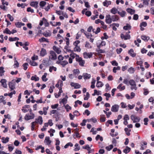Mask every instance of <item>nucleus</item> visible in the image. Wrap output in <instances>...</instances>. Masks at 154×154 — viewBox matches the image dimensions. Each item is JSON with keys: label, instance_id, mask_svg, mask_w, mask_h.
<instances>
[{"label": "nucleus", "instance_id": "nucleus-27", "mask_svg": "<svg viewBox=\"0 0 154 154\" xmlns=\"http://www.w3.org/2000/svg\"><path fill=\"white\" fill-rule=\"evenodd\" d=\"M126 11L128 13H129L131 14H133L135 13V10L130 8L127 9Z\"/></svg>", "mask_w": 154, "mask_h": 154}, {"label": "nucleus", "instance_id": "nucleus-14", "mask_svg": "<svg viewBox=\"0 0 154 154\" xmlns=\"http://www.w3.org/2000/svg\"><path fill=\"white\" fill-rule=\"evenodd\" d=\"M35 122H36V124L38 123L40 125H42V124L43 120L42 117L41 116H39L38 119H35Z\"/></svg>", "mask_w": 154, "mask_h": 154}, {"label": "nucleus", "instance_id": "nucleus-33", "mask_svg": "<svg viewBox=\"0 0 154 154\" xmlns=\"http://www.w3.org/2000/svg\"><path fill=\"white\" fill-rule=\"evenodd\" d=\"M47 75V73H44V74L42 77V80L43 81L46 82L47 81L48 79L46 78V76Z\"/></svg>", "mask_w": 154, "mask_h": 154}, {"label": "nucleus", "instance_id": "nucleus-50", "mask_svg": "<svg viewBox=\"0 0 154 154\" xmlns=\"http://www.w3.org/2000/svg\"><path fill=\"white\" fill-rule=\"evenodd\" d=\"M46 4V2L44 1H41L39 3V5L42 8H43V7Z\"/></svg>", "mask_w": 154, "mask_h": 154}, {"label": "nucleus", "instance_id": "nucleus-51", "mask_svg": "<svg viewBox=\"0 0 154 154\" xmlns=\"http://www.w3.org/2000/svg\"><path fill=\"white\" fill-rule=\"evenodd\" d=\"M124 130L127 135L128 136H130V132L131 131V130H129L128 128H125Z\"/></svg>", "mask_w": 154, "mask_h": 154}, {"label": "nucleus", "instance_id": "nucleus-58", "mask_svg": "<svg viewBox=\"0 0 154 154\" xmlns=\"http://www.w3.org/2000/svg\"><path fill=\"white\" fill-rule=\"evenodd\" d=\"M73 146V145L72 143L71 142H69L68 143H67L65 146H64V148H67L69 146H70L71 147L72 146Z\"/></svg>", "mask_w": 154, "mask_h": 154}, {"label": "nucleus", "instance_id": "nucleus-9", "mask_svg": "<svg viewBox=\"0 0 154 154\" xmlns=\"http://www.w3.org/2000/svg\"><path fill=\"white\" fill-rule=\"evenodd\" d=\"M121 38L122 39L126 40L130 39L131 38V36L129 34H127L126 35H124V34L122 33L121 34Z\"/></svg>", "mask_w": 154, "mask_h": 154}, {"label": "nucleus", "instance_id": "nucleus-25", "mask_svg": "<svg viewBox=\"0 0 154 154\" xmlns=\"http://www.w3.org/2000/svg\"><path fill=\"white\" fill-rule=\"evenodd\" d=\"M83 76L84 79H90L91 76L90 74H88L86 73H85L83 74Z\"/></svg>", "mask_w": 154, "mask_h": 154}, {"label": "nucleus", "instance_id": "nucleus-63", "mask_svg": "<svg viewBox=\"0 0 154 154\" xmlns=\"http://www.w3.org/2000/svg\"><path fill=\"white\" fill-rule=\"evenodd\" d=\"M82 148L83 149H86L87 150H90L91 149V148L88 145H86L85 146H84L82 147Z\"/></svg>", "mask_w": 154, "mask_h": 154}, {"label": "nucleus", "instance_id": "nucleus-8", "mask_svg": "<svg viewBox=\"0 0 154 154\" xmlns=\"http://www.w3.org/2000/svg\"><path fill=\"white\" fill-rule=\"evenodd\" d=\"M119 106L117 104L113 105L111 109V111L113 112H117L119 110Z\"/></svg>", "mask_w": 154, "mask_h": 154}, {"label": "nucleus", "instance_id": "nucleus-59", "mask_svg": "<svg viewBox=\"0 0 154 154\" xmlns=\"http://www.w3.org/2000/svg\"><path fill=\"white\" fill-rule=\"evenodd\" d=\"M106 91L108 92V91L110 89V87H109V84L107 83L106 84Z\"/></svg>", "mask_w": 154, "mask_h": 154}, {"label": "nucleus", "instance_id": "nucleus-28", "mask_svg": "<svg viewBox=\"0 0 154 154\" xmlns=\"http://www.w3.org/2000/svg\"><path fill=\"white\" fill-rule=\"evenodd\" d=\"M92 31L93 32L95 33V34H97L100 32V29L99 27H97L96 30L95 29L93 28Z\"/></svg>", "mask_w": 154, "mask_h": 154}, {"label": "nucleus", "instance_id": "nucleus-53", "mask_svg": "<svg viewBox=\"0 0 154 154\" xmlns=\"http://www.w3.org/2000/svg\"><path fill=\"white\" fill-rule=\"evenodd\" d=\"M113 147V146L112 145H110L109 146H106V149L107 151H110L112 149Z\"/></svg>", "mask_w": 154, "mask_h": 154}, {"label": "nucleus", "instance_id": "nucleus-13", "mask_svg": "<svg viewBox=\"0 0 154 154\" xmlns=\"http://www.w3.org/2000/svg\"><path fill=\"white\" fill-rule=\"evenodd\" d=\"M38 3L37 1H33L31 2L30 3V5L32 7H34L36 9L37 8L38 6Z\"/></svg>", "mask_w": 154, "mask_h": 154}, {"label": "nucleus", "instance_id": "nucleus-56", "mask_svg": "<svg viewBox=\"0 0 154 154\" xmlns=\"http://www.w3.org/2000/svg\"><path fill=\"white\" fill-rule=\"evenodd\" d=\"M58 113V112L57 110L54 109L50 111V115H51L52 114H57Z\"/></svg>", "mask_w": 154, "mask_h": 154}, {"label": "nucleus", "instance_id": "nucleus-16", "mask_svg": "<svg viewBox=\"0 0 154 154\" xmlns=\"http://www.w3.org/2000/svg\"><path fill=\"white\" fill-rule=\"evenodd\" d=\"M112 21H116L119 20V18L118 15H114L111 16Z\"/></svg>", "mask_w": 154, "mask_h": 154}, {"label": "nucleus", "instance_id": "nucleus-41", "mask_svg": "<svg viewBox=\"0 0 154 154\" xmlns=\"http://www.w3.org/2000/svg\"><path fill=\"white\" fill-rule=\"evenodd\" d=\"M4 68L3 67H0V76H2L4 75L5 71L4 70Z\"/></svg>", "mask_w": 154, "mask_h": 154}, {"label": "nucleus", "instance_id": "nucleus-15", "mask_svg": "<svg viewBox=\"0 0 154 154\" xmlns=\"http://www.w3.org/2000/svg\"><path fill=\"white\" fill-rule=\"evenodd\" d=\"M44 142L46 145H49L51 144V141L50 140L49 137H45Z\"/></svg>", "mask_w": 154, "mask_h": 154}, {"label": "nucleus", "instance_id": "nucleus-20", "mask_svg": "<svg viewBox=\"0 0 154 154\" xmlns=\"http://www.w3.org/2000/svg\"><path fill=\"white\" fill-rule=\"evenodd\" d=\"M46 54V51L45 49L44 48L42 49L40 51V55L41 56L43 57Z\"/></svg>", "mask_w": 154, "mask_h": 154}, {"label": "nucleus", "instance_id": "nucleus-46", "mask_svg": "<svg viewBox=\"0 0 154 154\" xmlns=\"http://www.w3.org/2000/svg\"><path fill=\"white\" fill-rule=\"evenodd\" d=\"M100 48H98L96 49V51L98 53H104L105 52L104 50L100 49Z\"/></svg>", "mask_w": 154, "mask_h": 154}, {"label": "nucleus", "instance_id": "nucleus-1", "mask_svg": "<svg viewBox=\"0 0 154 154\" xmlns=\"http://www.w3.org/2000/svg\"><path fill=\"white\" fill-rule=\"evenodd\" d=\"M15 82L14 80H12L11 81L9 82L8 85L10 89V91H12L15 89Z\"/></svg>", "mask_w": 154, "mask_h": 154}, {"label": "nucleus", "instance_id": "nucleus-6", "mask_svg": "<svg viewBox=\"0 0 154 154\" xmlns=\"http://www.w3.org/2000/svg\"><path fill=\"white\" fill-rule=\"evenodd\" d=\"M50 55L49 56L50 60H54L57 59V55L55 52L52 51H51L50 52Z\"/></svg>", "mask_w": 154, "mask_h": 154}, {"label": "nucleus", "instance_id": "nucleus-57", "mask_svg": "<svg viewBox=\"0 0 154 154\" xmlns=\"http://www.w3.org/2000/svg\"><path fill=\"white\" fill-rule=\"evenodd\" d=\"M17 6L18 7H21L22 8H25V4L22 3L21 4H20V3H18L17 4Z\"/></svg>", "mask_w": 154, "mask_h": 154}, {"label": "nucleus", "instance_id": "nucleus-45", "mask_svg": "<svg viewBox=\"0 0 154 154\" xmlns=\"http://www.w3.org/2000/svg\"><path fill=\"white\" fill-rule=\"evenodd\" d=\"M103 83L100 82H97V84H96V87L99 88V87H101L103 86Z\"/></svg>", "mask_w": 154, "mask_h": 154}, {"label": "nucleus", "instance_id": "nucleus-7", "mask_svg": "<svg viewBox=\"0 0 154 154\" xmlns=\"http://www.w3.org/2000/svg\"><path fill=\"white\" fill-rule=\"evenodd\" d=\"M105 22L108 24L111 23L112 22L111 17L109 14H107L105 17Z\"/></svg>", "mask_w": 154, "mask_h": 154}, {"label": "nucleus", "instance_id": "nucleus-17", "mask_svg": "<svg viewBox=\"0 0 154 154\" xmlns=\"http://www.w3.org/2000/svg\"><path fill=\"white\" fill-rule=\"evenodd\" d=\"M123 84L120 83L117 87V88L120 91L123 90L125 89V86L124 85L122 86Z\"/></svg>", "mask_w": 154, "mask_h": 154}, {"label": "nucleus", "instance_id": "nucleus-47", "mask_svg": "<svg viewBox=\"0 0 154 154\" xmlns=\"http://www.w3.org/2000/svg\"><path fill=\"white\" fill-rule=\"evenodd\" d=\"M49 108L48 106L46 107H44L43 108V112H44V114L45 115H46L47 114V111Z\"/></svg>", "mask_w": 154, "mask_h": 154}, {"label": "nucleus", "instance_id": "nucleus-5", "mask_svg": "<svg viewBox=\"0 0 154 154\" xmlns=\"http://www.w3.org/2000/svg\"><path fill=\"white\" fill-rule=\"evenodd\" d=\"M35 115L33 113H27L25 116L24 119L28 121L33 119Z\"/></svg>", "mask_w": 154, "mask_h": 154}, {"label": "nucleus", "instance_id": "nucleus-11", "mask_svg": "<svg viewBox=\"0 0 154 154\" xmlns=\"http://www.w3.org/2000/svg\"><path fill=\"white\" fill-rule=\"evenodd\" d=\"M0 82L1 83L3 87L6 88L7 86L6 83L7 80L5 79H2L0 81Z\"/></svg>", "mask_w": 154, "mask_h": 154}, {"label": "nucleus", "instance_id": "nucleus-19", "mask_svg": "<svg viewBox=\"0 0 154 154\" xmlns=\"http://www.w3.org/2000/svg\"><path fill=\"white\" fill-rule=\"evenodd\" d=\"M80 73V71L78 69H74L73 70V75L76 77Z\"/></svg>", "mask_w": 154, "mask_h": 154}, {"label": "nucleus", "instance_id": "nucleus-38", "mask_svg": "<svg viewBox=\"0 0 154 154\" xmlns=\"http://www.w3.org/2000/svg\"><path fill=\"white\" fill-rule=\"evenodd\" d=\"M19 40V38L17 37H15L14 38L10 37L9 38V40L10 42H13L14 41H15L16 40L18 41Z\"/></svg>", "mask_w": 154, "mask_h": 154}, {"label": "nucleus", "instance_id": "nucleus-62", "mask_svg": "<svg viewBox=\"0 0 154 154\" xmlns=\"http://www.w3.org/2000/svg\"><path fill=\"white\" fill-rule=\"evenodd\" d=\"M28 65V64L26 63H24L23 65V66L24 70H26L28 68L27 66Z\"/></svg>", "mask_w": 154, "mask_h": 154}, {"label": "nucleus", "instance_id": "nucleus-42", "mask_svg": "<svg viewBox=\"0 0 154 154\" xmlns=\"http://www.w3.org/2000/svg\"><path fill=\"white\" fill-rule=\"evenodd\" d=\"M101 25H102L101 28L103 29H106L107 28V26L105 25L103 21H102L101 23Z\"/></svg>", "mask_w": 154, "mask_h": 154}, {"label": "nucleus", "instance_id": "nucleus-26", "mask_svg": "<svg viewBox=\"0 0 154 154\" xmlns=\"http://www.w3.org/2000/svg\"><path fill=\"white\" fill-rule=\"evenodd\" d=\"M39 41L40 42H46L48 43L49 42L48 39L44 37H42L39 39Z\"/></svg>", "mask_w": 154, "mask_h": 154}, {"label": "nucleus", "instance_id": "nucleus-48", "mask_svg": "<svg viewBox=\"0 0 154 154\" xmlns=\"http://www.w3.org/2000/svg\"><path fill=\"white\" fill-rule=\"evenodd\" d=\"M120 69V67L119 66H118L117 67H114L113 69V72L115 73H116V70H119Z\"/></svg>", "mask_w": 154, "mask_h": 154}, {"label": "nucleus", "instance_id": "nucleus-22", "mask_svg": "<svg viewBox=\"0 0 154 154\" xmlns=\"http://www.w3.org/2000/svg\"><path fill=\"white\" fill-rule=\"evenodd\" d=\"M9 138L7 137L6 138L5 137H2V142L4 143H8L9 141Z\"/></svg>", "mask_w": 154, "mask_h": 154}, {"label": "nucleus", "instance_id": "nucleus-35", "mask_svg": "<svg viewBox=\"0 0 154 154\" xmlns=\"http://www.w3.org/2000/svg\"><path fill=\"white\" fill-rule=\"evenodd\" d=\"M31 80L35 81H37L39 80V78L36 75H35L34 76H32L31 77Z\"/></svg>", "mask_w": 154, "mask_h": 154}, {"label": "nucleus", "instance_id": "nucleus-60", "mask_svg": "<svg viewBox=\"0 0 154 154\" xmlns=\"http://www.w3.org/2000/svg\"><path fill=\"white\" fill-rule=\"evenodd\" d=\"M33 122L31 123V129L32 131H33L34 129V128L35 127V125L36 124L35 122Z\"/></svg>", "mask_w": 154, "mask_h": 154}, {"label": "nucleus", "instance_id": "nucleus-23", "mask_svg": "<svg viewBox=\"0 0 154 154\" xmlns=\"http://www.w3.org/2000/svg\"><path fill=\"white\" fill-rule=\"evenodd\" d=\"M111 2L110 1L105 0L103 2V5L104 6L107 7L109 5L111 4Z\"/></svg>", "mask_w": 154, "mask_h": 154}, {"label": "nucleus", "instance_id": "nucleus-18", "mask_svg": "<svg viewBox=\"0 0 154 154\" xmlns=\"http://www.w3.org/2000/svg\"><path fill=\"white\" fill-rule=\"evenodd\" d=\"M128 53L132 57H135L136 56V54L134 53V50L132 49L129 51Z\"/></svg>", "mask_w": 154, "mask_h": 154}, {"label": "nucleus", "instance_id": "nucleus-3", "mask_svg": "<svg viewBox=\"0 0 154 154\" xmlns=\"http://www.w3.org/2000/svg\"><path fill=\"white\" fill-rule=\"evenodd\" d=\"M106 42L102 40H98L96 43V45L98 48H101V47L105 46Z\"/></svg>", "mask_w": 154, "mask_h": 154}, {"label": "nucleus", "instance_id": "nucleus-44", "mask_svg": "<svg viewBox=\"0 0 154 154\" xmlns=\"http://www.w3.org/2000/svg\"><path fill=\"white\" fill-rule=\"evenodd\" d=\"M81 50L80 47L78 46H75V47L74 48V50L75 51L80 52Z\"/></svg>", "mask_w": 154, "mask_h": 154}, {"label": "nucleus", "instance_id": "nucleus-21", "mask_svg": "<svg viewBox=\"0 0 154 154\" xmlns=\"http://www.w3.org/2000/svg\"><path fill=\"white\" fill-rule=\"evenodd\" d=\"M53 48L54 50L58 54H60L61 52V51L60 50V49L56 46H54L53 47Z\"/></svg>", "mask_w": 154, "mask_h": 154}, {"label": "nucleus", "instance_id": "nucleus-43", "mask_svg": "<svg viewBox=\"0 0 154 154\" xmlns=\"http://www.w3.org/2000/svg\"><path fill=\"white\" fill-rule=\"evenodd\" d=\"M56 70L57 68L54 66H50L49 67V71L51 72H52L53 70L56 71Z\"/></svg>", "mask_w": 154, "mask_h": 154}, {"label": "nucleus", "instance_id": "nucleus-24", "mask_svg": "<svg viewBox=\"0 0 154 154\" xmlns=\"http://www.w3.org/2000/svg\"><path fill=\"white\" fill-rule=\"evenodd\" d=\"M110 12L112 14H115L117 13H118V12L119 11L116 8H113L111 9Z\"/></svg>", "mask_w": 154, "mask_h": 154}, {"label": "nucleus", "instance_id": "nucleus-54", "mask_svg": "<svg viewBox=\"0 0 154 154\" xmlns=\"http://www.w3.org/2000/svg\"><path fill=\"white\" fill-rule=\"evenodd\" d=\"M104 95L106 97V100H108L109 98L111 97V95L109 93H105Z\"/></svg>", "mask_w": 154, "mask_h": 154}, {"label": "nucleus", "instance_id": "nucleus-49", "mask_svg": "<svg viewBox=\"0 0 154 154\" xmlns=\"http://www.w3.org/2000/svg\"><path fill=\"white\" fill-rule=\"evenodd\" d=\"M70 56L71 57H72V59H74L75 57V60H76V58H77V56H79L76 54L72 53L70 54Z\"/></svg>", "mask_w": 154, "mask_h": 154}, {"label": "nucleus", "instance_id": "nucleus-4", "mask_svg": "<svg viewBox=\"0 0 154 154\" xmlns=\"http://www.w3.org/2000/svg\"><path fill=\"white\" fill-rule=\"evenodd\" d=\"M76 61L78 62L79 65L81 66H84L85 63V61L83 60L82 58L79 56H77L76 58Z\"/></svg>", "mask_w": 154, "mask_h": 154}, {"label": "nucleus", "instance_id": "nucleus-55", "mask_svg": "<svg viewBox=\"0 0 154 154\" xmlns=\"http://www.w3.org/2000/svg\"><path fill=\"white\" fill-rule=\"evenodd\" d=\"M3 32L5 33L11 34V31L8 28L5 29V30L3 31Z\"/></svg>", "mask_w": 154, "mask_h": 154}, {"label": "nucleus", "instance_id": "nucleus-40", "mask_svg": "<svg viewBox=\"0 0 154 154\" xmlns=\"http://www.w3.org/2000/svg\"><path fill=\"white\" fill-rule=\"evenodd\" d=\"M126 14L125 11H122L121 12H118V14H119L122 17H124Z\"/></svg>", "mask_w": 154, "mask_h": 154}, {"label": "nucleus", "instance_id": "nucleus-39", "mask_svg": "<svg viewBox=\"0 0 154 154\" xmlns=\"http://www.w3.org/2000/svg\"><path fill=\"white\" fill-rule=\"evenodd\" d=\"M34 60H30L29 62L30 64L33 66H35L38 65V63Z\"/></svg>", "mask_w": 154, "mask_h": 154}, {"label": "nucleus", "instance_id": "nucleus-34", "mask_svg": "<svg viewBox=\"0 0 154 154\" xmlns=\"http://www.w3.org/2000/svg\"><path fill=\"white\" fill-rule=\"evenodd\" d=\"M141 39L145 41H147L149 38V37L146 35H142L141 37Z\"/></svg>", "mask_w": 154, "mask_h": 154}, {"label": "nucleus", "instance_id": "nucleus-31", "mask_svg": "<svg viewBox=\"0 0 154 154\" xmlns=\"http://www.w3.org/2000/svg\"><path fill=\"white\" fill-rule=\"evenodd\" d=\"M128 71L129 72V73L132 74L134 73L135 70L134 69L133 67H131L128 69Z\"/></svg>", "mask_w": 154, "mask_h": 154}, {"label": "nucleus", "instance_id": "nucleus-2", "mask_svg": "<svg viewBox=\"0 0 154 154\" xmlns=\"http://www.w3.org/2000/svg\"><path fill=\"white\" fill-rule=\"evenodd\" d=\"M131 118L133 123L139 122L140 120V119L139 117L134 115H132L131 116Z\"/></svg>", "mask_w": 154, "mask_h": 154}, {"label": "nucleus", "instance_id": "nucleus-36", "mask_svg": "<svg viewBox=\"0 0 154 154\" xmlns=\"http://www.w3.org/2000/svg\"><path fill=\"white\" fill-rule=\"evenodd\" d=\"M129 83L131 86L135 85V87L136 86V84L134 81L133 79H131L129 81Z\"/></svg>", "mask_w": 154, "mask_h": 154}, {"label": "nucleus", "instance_id": "nucleus-32", "mask_svg": "<svg viewBox=\"0 0 154 154\" xmlns=\"http://www.w3.org/2000/svg\"><path fill=\"white\" fill-rule=\"evenodd\" d=\"M131 150V148L128 146H126V148L124 149L123 152L126 154L128 153Z\"/></svg>", "mask_w": 154, "mask_h": 154}, {"label": "nucleus", "instance_id": "nucleus-52", "mask_svg": "<svg viewBox=\"0 0 154 154\" xmlns=\"http://www.w3.org/2000/svg\"><path fill=\"white\" fill-rule=\"evenodd\" d=\"M42 97H40V99L38 100H36V102L37 103H45V101H42Z\"/></svg>", "mask_w": 154, "mask_h": 154}, {"label": "nucleus", "instance_id": "nucleus-30", "mask_svg": "<svg viewBox=\"0 0 154 154\" xmlns=\"http://www.w3.org/2000/svg\"><path fill=\"white\" fill-rule=\"evenodd\" d=\"M131 26L130 24H127L126 25L124 26L123 27V29L125 30H130L131 29Z\"/></svg>", "mask_w": 154, "mask_h": 154}, {"label": "nucleus", "instance_id": "nucleus-64", "mask_svg": "<svg viewBox=\"0 0 154 154\" xmlns=\"http://www.w3.org/2000/svg\"><path fill=\"white\" fill-rule=\"evenodd\" d=\"M106 118L104 116H102L100 118V121L101 122H104L105 121Z\"/></svg>", "mask_w": 154, "mask_h": 154}, {"label": "nucleus", "instance_id": "nucleus-37", "mask_svg": "<svg viewBox=\"0 0 154 154\" xmlns=\"http://www.w3.org/2000/svg\"><path fill=\"white\" fill-rule=\"evenodd\" d=\"M59 63H60L63 67H64L68 63V62L66 60H64L60 62Z\"/></svg>", "mask_w": 154, "mask_h": 154}, {"label": "nucleus", "instance_id": "nucleus-12", "mask_svg": "<svg viewBox=\"0 0 154 154\" xmlns=\"http://www.w3.org/2000/svg\"><path fill=\"white\" fill-rule=\"evenodd\" d=\"M42 34L45 37H47L51 36L52 33L50 30H47L42 33Z\"/></svg>", "mask_w": 154, "mask_h": 154}, {"label": "nucleus", "instance_id": "nucleus-10", "mask_svg": "<svg viewBox=\"0 0 154 154\" xmlns=\"http://www.w3.org/2000/svg\"><path fill=\"white\" fill-rule=\"evenodd\" d=\"M92 56V54L91 52L87 53L84 52L83 53V56L85 58H90Z\"/></svg>", "mask_w": 154, "mask_h": 154}, {"label": "nucleus", "instance_id": "nucleus-61", "mask_svg": "<svg viewBox=\"0 0 154 154\" xmlns=\"http://www.w3.org/2000/svg\"><path fill=\"white\" fill-rule=\"evenodd\" d=\"M75 146L76 147V148L74 149V151H77L79 150L80 147L79 146V144L78 143H76L75 145Z\"/></svg>", "mask_w": 154, "mask_h": 154}, {"label": "nucleus", "instance_id": "nucleus-29", "mask_svg": "<svg viewBox=\"0 0 154 154\" xmlns=\"http://www.w3.org/2000/svg\"><path fill=\"white\" fill-rule=\"evenodd\" d=\"M29 105H26L24 106L23 107L22 109V111L23 112L25 113L28 112V110L26 108H28L29 107Z\"/></svg>", "mask_w": 154, "mask_h": 154}]
</instances>
